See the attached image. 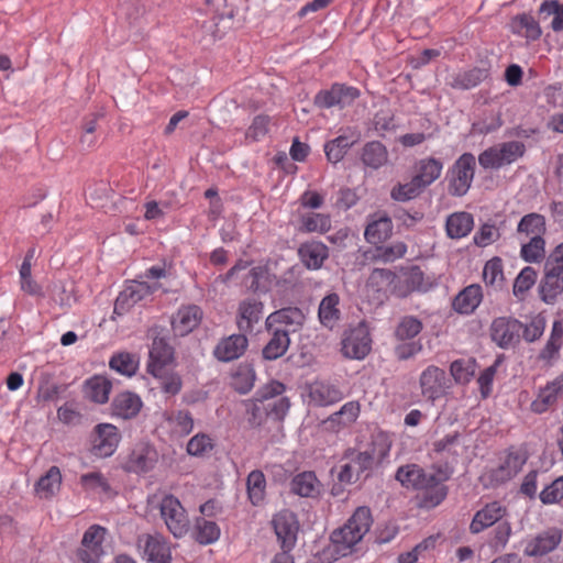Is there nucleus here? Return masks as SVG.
Listing matches in <instances>:
<instances>
[{"instance_id": "obj_1", "label": "nucleus", "mask_w": 563, "mask_h": 563, "mask_svg": "<svg viewBox=\"0 0 563 563\" xmlns=\"http://www.w3.org/2000/svg\"><path fill=\"white\" fill-rule=\"evenodd\" d=\"M423 284V272L418 266L401 271L399 274L386 268H375L366 282V291L377 301H384L389 296L405 298Z\"/></svg>"}, {"instance_id": "obj_2", "label": "nucleus", "mask_w": 563, "mask_h": 563, "mask_svg": "<svg viewBox=\"0 0 563 563\" xmlns=\"http://www.w3.org/2000/svg\"><path fill=\"white\" fill-rule=\"evenodd\" d=\"M372 525L371 509L366 506L357 507L347 521L331 534L336 552L342 556L350 554L368 533Z\"/></svg>"}, {"instance_id": "obj_3", "label": "nucleus", "mask_w": 563, "mask_h": 563, "mask_svg": "<svg viewBox=\"0 0 563 563\" xmlns=\"http://www.w3.org/2000/svg\"><path fill=\"white\" fill-rule=\"evenodd\" d=\"M396 479L407 488L423 490V503L428 507L438 506L448 494L446 487L435 475L427 474L416 464L399 467Z\"/></svg>"}, {"instance_id": "obj_4", "label": "nucleus", "mask_w": 563, "mask_h": 563, "mask_svg": "<svg viewBox=\"0 0 563 563\" xmlns=\"http://www.w3.org/2000/svg\"><path fill=\"white\" fill-rule=\"evenodd\" d=\"M538 294L547 305H554L563 295V242L558 244L545 258Z\"/></svg>"}, {"instance_id": "obj_5", "label": "nucleus", "mask_w": 563, "mask_h": 563, "mask_svg": "<svg viewBox=\"0 0 563 563\" xmlns=\"http://www.w3.org/2000/svg\"><path fill=\"white\" fill-rule=\"evenodd\" d=\"M476 158L472 153H463L448 169L446 190L452 197L465 196L475 177Z\"/></svg>"}, {"instance_id": "obj_6", "label": "nucleus", "mask_w": 563, "mask_h": 563, "mask_svg": "<svg viewBox=\"0 0 563 563\" xmlns=\"http://www.w3.org/2000/svg\"><path fill=\"white\" fill-rule=\"evenodd\" d=\"M526 146L520 141L504 142L490 146L478 156L479 165L485 169H498L523 156Z\"/></svg>"}, {"instance_id": "obj_7", "label": "nucleus", "mask_w": 563, "mask_h": 563, "mask_svg": "<svg viewBox=\"0 0 563 563\" xmlns=\"http://www.w3.org/2000/svg\"><path fill=\"white\" fill-rule=\"evenodd\" d=\"M159 514L168 531L177 539L187 534L190 521L186 509L178 498L166 495L159 503Z\"/></svg>"}, {"instance_id": "obj_8", "label": "nucleus", "mask_w": 563, "mask_h": 563, "mask_svg": "<svg viewBox=\"0 0 563 563\" xmlns=\"http://www.w3.org/2000/svg\"><path fill=\"white\" fill-rule=\"evenodd\" d=\"M338 479L344 484L356 483L363 474L369 472L375 463L373 451L349 450L343 456Z\"/></svg>"}, {"instance_id": "obj_9", "label": "nucleus", "mask_w": 563, "mask_h": 563, "mask_svg": "<svg viewBox=\"0 0 563 563\" xmlns=\"http://www.w3.org/2000/svg\"><path fill=\"white\" fill-rule=\"evenodd\" d=\"M107 534V529L99 525L90 526L84 533L80 547L75 552V558L79 563H99L103 554L102 543Z\"/></svg>"}, {"instance_id": "obj_10", "label": "nucleus", "mask_w": 563, "mask_h": 563, "mask_svg": "<svg viewBox=\"0 0 563 563\" xmlns=\"http://www.w3.org/2000/svg\"><path fill=\"white\" fill-rule=\"evenodd\" d=\"M136 545L142 555L151 563H172L169 541L161 533H144L137 537Z\"/></svg>"}, {"instance_id": "obj_11", "label": "nucleus", "mask_w": 563, "mask_h": 563, "mask_svg": "<svg viewBox=\"0 0 563 563\" xmlns=\"http://www.w3.org/2000/svg\"><path fill=\"white\" fill-rule=\"evenodd\" d=\"M305 397L309 406L328 407L340 402L345 395L338 385L316 379L305 386Z\"/></svg>"}, {"instance_id": "obj_12", "label": "nucleus", "mask_w": 563, "mask_h": 563, "mask_svg": "<svg viewBox=\"0 0 563 563\" xmlns=\"http://www.w3.org/2000/svg\"><path fill=\"white\" fill-rule=\"evenodd\" d=\"M372 349V339L367 327L360 323L351 329L342 340L343 355L352 360H363Z\"/></svg>"}, {"instance_id": "obj_13", "label": "nucleus", "mask_w": 563, "mask_h": 563, "mask_svg": "<svg viewBox=\"0 0 563 563\" xmlns=\"http://www.w3.org/2000/svg\"><path fill=\"white\" fill-rule=\"evenodd\" d=\"M272 523L283 551L289 553L296 543L299 530L296 515L287 509L282 510L274 516Z\"/></svg>"}, {"instance_id": "obj_14", "label": "nucleus", "mask_w": 563, "mask_h": 563, "mask_svg": "<svg viewBox=\"0 0 563 563\" xmlns=\"http://www.w3.org/2000/svg\"><path fill=\"white\" fill-rule=\"evenodd\" d=\"M360 96L355 87L343 84H333L330 89L319 91L314 97V104L321 109H329L334 106L344 107L352 103Z\"/></svg>"}, {"instance_id": "obj_15", "label": "nucleus", "mask_w": 563, "mask_h": 563, "mask_svg": "<svg viewBox=\"0 0 563 563\" xmlns=\"http://www.w3.org/2000/svg\"><path fill=\"white\" fill-rule=\"evenodd\" d=\"M121 440L119 429L111 423H99L95 427L92 451L100 457L111 456Z\"/></svg>"}, {"instance_id": "obj_16", "label": "nucleus", "mask_w": 563, "mask_h": 563, "mask_svg": "<svg viewBox=\"0 0 563 563\" xmlns=\"http://www.w3.org/2000/svg\"><path fill=\"white\" fill-rule=\"evenodd\" d=\"M508 514L507 507L500 501H492L477 510L470 523V531L473 534L483 532L484 530L500 522Z\"/></svg>"}, {"instance_id": "obj_17", "label": "nucleus", "mask_w": 563, "mask_h": 563, "mask_svg": "<svg viewBox=\"0 0 563 563\" xmlns=\"http://www.w3.org/2000/svg\"><path fill=\"white\" fill-rule=\"evenodd\" d=\"M419 384L421 394L429 400H437L442 397L446 388V376L445 372L434 365L428 366L422 371Z\"/></svg>"}, {"instance_id": "obj_18", "label": "nucleus", "mask_w": 563, "mask_h": 563, "mask_svg": "<svg viewBox=\"0 0 563 563\" xmlns=\"http://www.w3.org/2000/svg\"><path fill=\"white\" fill-rule=\"evenodd\" d=\"M161 426L165 428L172 437L184 438L194 430V417L185 409H170L162 413Z\"/></svg>"}, {"instance_id": "obj_19", "label": "nucleus", "mask_w": 563, "mask_h": 563, "mask_svg": "<svg viewBox=\"0 0 563 563\" xmlns=\"http://www.w3.org/2000/svg\"><path fill=\"white\" fill-rule=\"evenodd\" d=\"M305 322V314L297 307L282 308L272 312L265 321V328H278L286 330L288 334L298 331Z\"/></svg>"}, {"instance_id": "obj_20", "label": "nucleus", "mask_w": 563, "mask_h": 563, "mask_svg": "<svg viewBox=\"0 0 563 563\" xmlns=\"http://www.w3.org/2000/svg\"><path fill=\"white\" fill-rule=\"evenodd\" d=\"M522 323L512 318H496L490 325V336L500 347H509L519 338Z\"/></svg>"}, {"instance_id": "obj_21", "label": "nucleus", "mask_w": 563, "mask_h": 563, "mask_svg": "<svg viewBox=\"0 0 563 563\" xmlns=\"http://www.w3.org/2000/svg\"><path fill=\"white\" fill-rule=\"evenodd\" d=\"M361 405L357 400L345 402L340 410L331 413L322 424L327 431L338 433L350 428L360 417Z\"/></svg>"}, {"instance_id": "obj_22", "label": "nucleus", "mask_w": 563, "mask_h": 563, "mask_svg": "<svg viewBox=\"0 0 563 563\" xmlns=\"http://www.w3.org/2000/svg\"><path fill=\"white\" fill-rule=\"evenodd\" d=\"M526 463V456L519 452H509L500 464L488 471L492 484L498 485L514 478Z\"/></svg>"}, {"instance_id": "obj_23", "label": "nucleus", "mask_w": 563, "mask_h": 563, "mask_svg": "<svg viewBox=\"0 0 563 563\" xmlns=\"http://www.w3.org/2000/svg\"><path fill=\"white\" fill-rule=\"evenodd\" d=\"M264 303L254 297L240 301L236 311V324L244 333L252 332L254 325L262 319Z\"/></svg>"}, {"instance_id": "obj_24", "label": "nucleus", "mask_w": 563, "mask_h": 563, "mask_svg": "<svg viewBox=\"0 0 563 563\" xmlns=\"http://www.w3.org/2000/svg\"><path fill=\"white\" fill-rule=\"evenodd\" d=\"M202 317L203 312L199 306H181L172 319V329L177 335H187L201 323Z\"/></svg>"}, {"instance_id": "obj_25", "label": "nucleus", "mask_w": 563, "mask_h": 563, "mask_svg": "<svg viewBox=\"0 0 563 563\" xmlns=\"http://www.w3.org/2000/svg\"><path fill=\"white\" fill-rule=\"evenodd\" d=\"M143 407L141 397L131 391H122L118 394L111 404V412L113 417L130 420L135 418Z\"/></svg>"}, {"instance_id": "obj_26", "label": "nucleus", "mask_w": 563, "mask_h": 563, "mask_svg": "<svg viewBox=\"0 0 563 563\" xmlns=\"http://www.w3.org/2000/svg\"><path fill=\"white\" fill-rule=\"evenodd\" d=\"M562 534L558 529H549L526 542L523 553L528 556H542L553 551L561 542Z\"/></svg>"}, {"instance_id": "obj_27", "label": "nucleus", "mask_w": 563, "mask_h": 563, "mask_svg": "<svg viewBox=\"0 0 563 563\" xmlns=\"http://www.w3.org/2000/svg\"><path fill=\"white\" fill-rule=\"evenodd\" d=\"M443 163L440 159L423 157L415 163L412 178L426 189L441 177Z\"/></svg>"}, {"instance_id": "obj_28", "label": "nucleus", "mask_w": 563, "mask_h": 563, "mask_svg": "<svg viewBox=\"0 0 563 563\" xmlns=\"http://www.w3.org/2000/svg\"><path fill=\"white\" fill-rule=\"evenodd\" d=\"M173 347L163 338H155L150 349L147 371L152 375H161L162 369L173 362Z\"/></svg>"}, {"instance_id": "obj_29", "label": "nucleus", "mask_w": 563, "mask_h": 563, "mask_svg": "<svg viewBox=\"0 0 563 563\" xmlns=\"http://www.w3.org/2000/svg\"><path fill=\"white\" fill-rule=\"evenodd\" d=\"M247 345L249 341L244 332L232 334L218 343L213 354L219 361L230 362L242 356Z\"/></svg>"}, {"instance_id": "obj_30", "label": "nucleus", "mask_w": 563, "mask_h": 563, "mask_svg": "<svg viewBox=\"0 0 563 563\" xmlns=\"http://www.w3.org/2000/svg\"><path fill=\"white\" fill-rule=\"evenodd\" d=\"M155 288L145 282H133L120 292L114 303V312L120 313L150 296Z\"/></svg>"}, {"instance_id": "obj_31", "label": "nucleus", "mask_w": 563, "mask_h": 563, "mask_svg": "<svg viewBox=\"0 0 563 563\" xmlns=\"http://www.w3.org/2000/svg\"><path fill=\"white\" fill-rule=\"evenodd\" d=\"M483 290L481 285L472 284L463 288L453 299V309L461 314H471L481 305Z\"/></svg>"}, {"instance_id": "obj_32", "label": "nucleus", "mask_w": 563, "mask_h": 563, "mask_svg": "<svg viewBox=\"0 0 563 563\" xmlns=\"http://www.w3.org/2000/svg\"><path fill=\"white\" fill-rule=\"evenodd\" d=\"M563 346V322L555 320L552 324L550 335L545 345L539 352L538 358L548 365H552L560 358V351Z\"/></svg>"}, {"instance_id": "obj_33", "label": "nucleus", "mask_w": 563, "mask_h": 563, "mask_svg": "<svg viewBox=\"0 0 563 563\" xmlns=\"http://www.w3.org/2000/svg\"><path fill=\"white\" fill-rule=\"evenodd\" d=\"M271 339L262 350L263 358L275 361L282 357L289 349L290 338L286 330L278 328L266 329Z\"/></svg>"}, {"instance_id": "obj_34", "label": "nucleus", "mask_w": 563, "mask_h": 563, "mask_svg": "<svg viewBox=\"0 0 563 563\" xmlns=\"http://www.w3.org/2000/svg\"><path fill=\"white\" fill-rule=\"evenodd\" d=\"M318 318L320 323L329 330H333L338 325L341 319L340 297L338 294H329L320 301Z\"/></svg>"}, {"instance_id": "obj_35", "label": "nucleus", "mask_w": 563, "mask_h": 563, "mask_svg": "<svg viewBox=\"0 0 563 563\" xmlns=\"http://www.w3.org/2000/svg\"><path fill=\"white\" fill-rule=\"evenodd\" d=\"M474 228V217L466 211L453 212L446 218L445 232L450 239L467 236Z\"/></svg>"}, {"instance_id": "obj_36", "label": "nucleus", "mask_w": 563, "mask_h": 563, "mask_svg": "<svg viewBox=\"0 0 563 563\" xmlns=\"http://www.w3.org/2000/svg\"><path fill=\"white\" fill-rule=\"evenodd\" d=\"M157 462V451L148 444L137 445L129 457V468L135 473L152 470Z\"/></svg>"}, {"instance_id": "obj_37", "label": "nucleus", "mask_w": 563, "mask_h": 563, "mask_svg": "<svg viewBox=\"0 0 563 563\" xmlns=\"http://www.w3.org/2000/svg\"><path fill=\"white\" fill-rule=\"evenodd\" d=\"M62 473L57 466H51L34 485V492L41 499L53 498L60 489Z\"/></svg>"}, {"instance_id": "obj_38", "label": "nucleus", "mask_w": 563, "mask_h": 563, "mask_svg": "<svg viewBox=\"0 0 563 563\" xmlns=\"http://www.w3.org/2000/svg\"><path fill=\"white\" fill-rule=\"evenodd\" d=\"M320 488L321 483L311 471L299 473L291 481V492L301 497H317Z\"/></svg>"}, {"instance_id": "obj_39", "label": "nucleus", "mask_w": 563, "mask_h": 563, "mask_svg": "<svg viewBox=\"0 0 563 563\" xmlns=\"http://www.w3.org/2000/svg\"><path fill=\"white\" fill-rule=\"evenodd\" d=\"M361 159L366 167L378 169L387 163L388 151L383 143L372 141L364 145Z\"/></svg>"}, {"instance_id": "obj_40", "label": "nucleus", "mask_w": 563, "mask_h": 563, "mask_svg": "<svg viewBox=\"0 0 563 563\" xmlns=\"http://www.w3.org/2000/svg\"><path fill=\"white\" fill-rule=\"evenodd\" d=\"M299 255L308 268L318 269L328 258V249L321 242L305 243L299 249Z\"/></svg>"}, {"instance_id": "obj_41", "label": "nucleus", "mask_w": 563, "mask_h": 563, "mask_svg": "<svg viewBox=\"0 0 563 563\" xmlns=\"http://www.w3.org/2000/svg\"><path fill=\"white\" fill-rule=\"evenodd\" d=\"M547 232V222L544 216L540 213H528L521 218L517 225V233L521 236L525 235L527 239L534 236H542Z\"/></svg>"}, {"instance_id": "obj_42", "label": "nucleus", "mask_w": 563, "mask_h": 563, "mask_svg": "<svg viewBox=\"0 0 563 563\" xmlns=\"http://www.w3.org/2000/svg\"><path fill=\"white\" fill-rule=\"evenodd\" d=\"M112 389L111 382L100 375L89 378L85 384L86 396L96 404H106Z\"/></svg>"}, {"instance_id": "obj_43", "label": "nucleus", "mask_w": 563, "mask_h": 563, "mask_svg": "<svg viewBox=\"0 0 563 563\" xmlns=\"http://www.w3.org/2000/svg\"><path fill=\"white\" fill-rule=\"evenodd\" d=\"M391 231V220L388 217H380L367 224L364 236L368 243L379 244L390 236Z\"/></svg>"}, {"instance_id": "obj_44", "label": "nucleus", "mask_w": 563, "mask_h": 563, "mask_svg": "<svg viewBox=\"0 0 563 563\" xmlns=\"http://www.w3.org/2000/svg\"><path fill=\"white\" fill-rule=\"evenodd\" d=\"M331 229V217L324 213L309 212L300 217L299 231L324 234Z\"/></svg>"}, {"instance_id": "obj_45", "label": "nucleus", "mask_w": 563, "mask_h": 563, "mask_svg": "<svg viewBox=\"0 0 563 563\" xmlns=\"http://www.w3.org/2000/svg\"><path fill=\"white\" fill-rule=\"evenodd\" d=\"M192 533L198 543L207 545L219 540L221 530L214 521L201 517L195 520Z\"/></svg>"}, {"instance_id": "obj_46", "label": "nucleus", "mask_w": 563, "mask_h": 563, "mask_svg": "<svg viewBox=\"0 0 563 563\" xmlns=\"http://www.w3.org/2000/svg\"><path fill=\"white\" fill-rule=\"evenodd\" d=\"M249 499L254 506L261 505L266 496V478L262 471H252L246 478Z\"/></svg>"}, {"instance_id": "obj_47", "label": "nucleus", "mask_w": 563, "mask_h": 563, "mask_svg": "<svg viewBox=\"0 0 563 563\" xmlns=\"http://www.w3.org/2000/svg\"><path fill=\"white\" fill-rule=\"evenodd\" d=\"M357 142V136L351 139L347 135H340L324 145V153L330 163L336 164L343 159L347 151Z\"/></svg>"}, {"instance_id": "obj_48", "label": "nucleus", "mask_w": 563, "mask_h": 563, "mask_svg": "<svg viewBox=\"0 0 563 563\" xmlns=\"http://www.w3.org/2000/svg\"><path fill=\"white\" fill-rule=\"evenodd\" d=\"M520 256L527 263L545 262V240L542 236H534L521 244Z\"/></svg>"}, {"instance_id": "obj_49", "label": "nucleus", "mask_w": 563, "mask_h": 563, "mask_svg": "<svg viewBox=\"0 0 563 563\" xmlns=\"http://www.w3.org/2000/svg\"><path fill=\"white\" fill-rule=\"evenodd\" d=\"M538 273L531 266L523 267L518 276L516 277L512 286L514 296L523 300L527 296V292L533 287L537 282Z\"/></svg>"}, {"instance_id": "obj_50", "label": "nucleus", "mask_w": 563, "mask_h": 563, "mask_svg": "<svg viewBox=\"0 0 563 563\" xmlns=\"http://www.w3.org/2000/svg\"><path fill=\"white\" fill-rule=\"evenodd\" d=\"M139 357L128 352L114 354L109 362L111 369L125 375L133 376L139 369Z\"/></svg>"}, {"instance_id": "obj_51", "label": "nucleus", "mask_w": 563, "mask_h": 563, "mask_svg": "<svg viewBox=\"0 0 563 563\" xmlns=\"http://www.w3.org/2000/svg\"><path fill=\"white\" fill-rule=\"evenodd\" d=\"M423 190L424 188L411 177L407 183H397L390 190V198L395 201L406 202L419 197Z\"/></svg>"}, {"instance_id": "obj_52", "label": "nucleus", "mask_w": 563, "mask_h": 563, "mask_svg": "<svg viewBox=\"0 0 563 563\" xmlns=\"http://www.w3.org/2000/svg\"><path fill=\"white\" fill-rule=\"evenodd\" d=\"M512 27L516 33L529 40H537L541 35L539 23L532 15L520 14L512 21Z\"/></svg>"}, {"instance_id": "obj_53", "label": "nucleus", "mask_w": 563, "mask_h": 563, "mask_svg": "<svg viewBox=\"0 0 563 563\" xmlns=\"http://www.w3.org/2000/svg\"><path fill=\"white\" fill-rule=\"evenodd\" d=\"M476 367L474 358H461L452 362L450 372L456 383L466 384L474 376Z\"/></svg>"}, {"instance_id": "obj_54", "label": "nucleus", "mask_w": 563, "mask_h": 563, "mask_svg": "<svg viewBox=\"0 0 563 563\" xmlns=\"http://www.w3.org/2000/svg\"><path fill=\"white\" fill-rule=\"evenodd\" d=\"M214 448L213 439L203 432L195 434L187 443L186 451L191 456H205Z\"/></svg>"}, {"instance_id": "obj_55", "label": "nucleus", "mask_w": 563, "mask_h": 563, "mask_svg": "<svg viewBox=\"0 0 563 563\" xmlns=\"http://www.w3.org/2000/svg\"><path fill=\"white\" fill-rule=\"evenodd\" d=\"M486 77L485 70L473 68L457 74L452 81V87L457 89H471L479 85Z\"/></svg>"}, {"instance_id": "obj_56", "label": "nucleus", "mask_w": 563, "mask_h": 563, "mask_svg": "<svg viewBox=\"0 0 563 563\" xmlns=\"http://www.w3.org/2000/svg\"><path fill=\"white\" fill-rule=\"evenodd\" d=\"M422 330V323L419 319L408 316L401 319L395 330V336L399 341H406L417 336Z\"/></svg>"}, {"instance_id": "obj_57", "label": "nucleus", "mask_w": 563, "mask_h": 563, "mask_svg": "<svg viewBox=\"0 0 563 563\" xmlns=\"http://www.w3.org/2000/svg\"><path fill=\"white\" fill-rule=\"evenodd\" d=\"M558 401L545 386H541L530 404L533 413L542 415L556 406Z\"/></svg>"}, {"instance_id": "obj_58", "label": "nucleus", "mask_w": 563, "mask_h": 563, "mask_svg": "<svg viewBox=\"0 0 563 563\" xmlns=\"http://www.w3.org/2000/svg\"><path fill=\"white\" fill-rule=\"evenodd\" d=\"M503 125L499 112L490 111L483 118L473 123V132L478 134H488L498 130Z\"/></svg>"}, {"instance_id": "obj_59", "label": "nucleus", "mask_w": 563, "mask_h": 563, "mask_svg": "<svg viewBox=\"0 0 563 563\" xmlns=\"http://www.w3.org/2000/svg\"><path fill=\"white\" fill-rule=\"evenodd\" d=\"M21 289L32 296L42 295V287L32 278L30 258H24L20 267Z\"/></svg>"}, {"instance_id": "obj_60", "label": "nucleus", "mask_w": 563, "mask_h": 563, "mask_svg": "<svg viewBox=\"0 0 563 563\" xmlns=\"http://www.w3.org/2000/svg\"><path fill=\"white\" fill-rule=\"evenodd\" d=\"M483 279L486 285H499L504 280L503 261L499 257H493L486 262L483 269Z\"/></svg>"}, {"instance_id": "obj_61", "label": "nucleus", "mask_w": 563, "mask_h": 563, "mask_svg": "<svg viewBox=\"0 0 563 563\" xmlns=\"http://www.w3.org/2000/svg\"><path fill=\"white\" fill-rule=\"evenodd\" d=\"M511 533L512 528L510 522L507 520H501L493 530L489 545L495 549H504L508 543Z\"/></svg>"}, {"instance_id": "obj_62", "label": "nucleus", "mask_w": 563, "mask_h": 563, "mask_svg": "<svg viewBox=\"0 0 563 563\" xmlns=\"http://www.w3.org/2000/svg\"><path fill=\"white\" fill-rule=\"evenodd\" d=\"M255 374L250 367H241L233 376V386L240 394L249 393L254 386Z\"/></svg>"}, {"instance_id": "obj_63", "label": "nucleus", "mask_w": 563, "mask_h": 563, "mask_svg": "<svg viewBox=\"0 0 563 563\" xmlns=\"http://www.w3.org/2000/svg\"><path fill=\"white\" fill-rule=\"evenodd\" d=\"M563 499V475L554 479L540 493V500L545 505L559 503Z\"/></svg>"}, {"instance_id": "obj_64", "label": "nucleus", "mask_w": 563, "mask_h": 563, "mask_svg": "<svg viewBox=\"0 0 563 563\" xmlns=\"http://www.w3.org/2000/svg\"><path fill=\"white\" fill-rule=\"evenodd\" d=\"M155 377L159 378L161 380V389L165 394L169 395H177L183 386L181 378L176 373H167L166 368L162 369L161 375H154Z\"/></svg>"}]
</instances>
